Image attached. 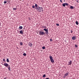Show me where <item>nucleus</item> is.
<instances>
[{"label":"nucleus","instance_id":"nucleus-1","mask_svg":"<svg viewBox=\"0 0 79 79\" xmlns=\"http://www.w3.org/2000/svg\"><path fill=\"white\" fill-rule=\"evenodd\" d=\"M37 10H39L40 12H43L44 11V10L43 9V8L42 7H38V9Z\"/></svg>","mask_w":79,"mask_h":79},{"label":"nucleus","instance_id":"nucleus-2","mask_svg":"<svg viewBox=\"0 0 79 79\" xmlns=\"http://www.w3.org/2000/svg\"><path fill=\"white\" fill-rule=\"evenodd\" d=\"M39 34L40 35H45V33L42 31H39Z\"/></svg>","mask_w":79,"mask_h":79},{"label":"nucleus","instance_id":"nucleus-3","mask_svg":"<svg viewBox=\"0 0 79 79\" xmlns=\"http://www.w3.org/2000/svg\"><path fill=\"white\" fill-rule=\"evenodd\" d=\"M49 58L51 63H54V60H53V57H52V56H50Z\"/></svg>","mask_w":79,"mask_h":79},{"label":"nucleus","instance_id":"nucleus-4","mask_svg":"<svg viewBox=\"0 0 79 79\" xmlns=\"http://www.w3.org/2000/svg\"><path fill=\"white\" fill-rule=\"evenodd\" d=\"M44 31H45V33L46 35H48V28L46 29V28H44Z\"/></svg>","mask_w":79,"mask_h":79},{"label":"nucleus","instance_id":"nucleus-5","mask_svg":"<svg viewBox=\"0 0 79 79\" xmlns=\"http://www.w3.org/2000/svg\"><path fill=\"white\" fill-rule=\"evenodd\" d=\"M68 74H69V73H65L63 77L64 78H65L67 76H68L69 75Z\"/></svg>","mask_w":79,"mask_h":79},{"label":"nucleus","instance_id":"nucleus-6","mask_svg":"<svg viewBox=\"0 0 79 79\" xmlns=\"http://www.w3.org/2000/svg\"><path fill=\"white\" fill-rule=\"evenodd\" d=\"M9 65L8 64L6 63H4V65L5 66H6V67H8Z\"/></svg>","mask_w":79,"mask_h":79},{"label":"nucleus","instance_id":"nucleus-7","mask_svg":"<svg viewBox=\"0 0 79 79\" xmlns=\"http://www.w3.org/2000/svg\"><path fill=\"white\" fill-rule=\"evenodd\" d=\"M71 64H72V61L70 60L68 62V65H71Z\"/></svg>","mask_w":79,"mask_h":79},{"label":"nucleus","instance_id":"nucleus-8","mask_svg":"<svg viewBox=\"0 0 79 79\" xmlns=\"http://www.w3.org/2000/svg\"><path fill=\"white\" fill-rule=\"evenodd\" d=\"M35 9H36V10H37V9L38 8V6L37 5V4H35Z\"/></svg>","mask_w":79,"mask_h":79},{"label":"nucleus","instance_id":"nucleus-9","mask_svg":"<svg viewBox=\"0 0 79 79\" xmlns=\"http://www.w3.org/2000/svg\"><path fill=\"white\" fill-rule=\"evenodd\" d=\"M8 69L9 71H11V68H10V65L8 66Z\"/></svg>","mask_w":79,"mask_h":79},{"label":"nucleus","instance_id":"nucleus-10","mask_svg":"<svg viewBox=\"0 0 79 79\" xmlns=\"http://www.w3.org/2000/svg\"><path fill=\"white\" fill-rule=\"evenodd\" d=\"M20 34H23V32L22 30L20 31Z\"/></svg>","mask_w":79,"mask_h":79},{"label":"nucleus","instance_id":"nucleus-11","mask_svg":"<svg viewBox=\"0 0 79 79\" xmlns=\"http://www.w3.org/2000/svg\"><path fill=\"white\" fill-rule=\"evenodd\" d=\"M72 39H73V40H76V38L73 36L72 38Z\"/></svg>","mask_w":79,"mask_h":79},{"label":"nucleus","instance_id":"nucleus-12","mask_svg":"<svg viewBox=\"0 0 79 79\" xmlns=\"http://www.w3.org/2000/svg\"><path fill=\"white\" fill-rule=\"evenodd\" d=\"M29 46H30V47H31L32 46V43H30V44L28 45Z\"/></svg>","mask_w":79,"mask_h":79},{"label":"nucleus","instance_id":"nucleus-13","mask_svg":"<svg viewBox=\"0 0 79 79\" xmlns=\"http://www.w3.org/2000/svg\"><path fill=\"white\" fill-rule=\"evenodd\" d=\"M65 6H66V5L65 4V3L62 4V6H64V7H65Z\"/></svg>","mask_w":79,"mask_h":79},{"label":"nucleus","instance_id":"nucleus-14","mask_svg":"<svg viewBox=\"0 0 79 79\" xmlns=\"http://www.w3.org/2000/svg\"><path fill=\"white\" fill-rule=\"evenodd\" d=\"M75 23L77 25H78L79 24V23H78V22H77V21H76Z\"/></svg>","mask_w":79,"mask_h":79},{"label":"nucleus","instance_id":"nucleus-15","mask_svg":"<svg viewBox=\"0 0 79 79\" xmlns=\"http://www.w3.org/2000/svg\"><path fill=\"white\" fill-rule=\"evenodd\" d=\"M19 29H23V27L21 26H20L19 27Z\"/></svg>","mask_w":79,"mask_h":79},{"label":"nucleus","instance_id":"nucleus-16","mask_svg":"<svg viewBox=\"0 0 79 79\" xmlns=\"http://www.w3.org/2000/svg\"><path fill=\"white\" fill-rule=\"evenodd\" d=\"M70 8L71 9H73V8H74V7L72 6H70Z\"/></svg>","mask_w":79,"mask_h":79},{"label":"nucleus","instance_id":"nucleus-17","mask_svg":"<svg viewBox=\"0 0 79 79\" xmlns=\"http://www.w3.org/2000/svg\"><path fill=\"white\" fill-rule=\"evenodd\" d=\"M46 77V75L45 74H44L43 76V77Z\"/></svg>","mask_w":79,"mask_h":79},{"label":"nucleus","instance_id":"nucleus-18","mask_svg":"<svg viewBox=\"0 0 79 79\" xmlns=\"http://www.w3.org/2000/svg\"><path fill=\"white\" fill-rule=\"evenodd\" d=\"M20 45H23V43H22V42H20Z\"/></svg>","mask_w":79,"mask_h":79},{"label":"nucleus","instance_id":"nucleus-19","mask_svg":"<svg viewBox=\"0 0 79 79\" xmlns=\"http://www.w3.org/2000/svg\"><path fill=\"white\" fill-rule=\"evenodd\" d=\"M6 61L7 62H9V59L8 58L7 59Z\"/></svg>","mask_w":79,"mask_h":79},{"label":"nucleus","instance_id":"nucleus-20","mask_svg":"<svg viewBox=\"0 0 79 79\" xmlns=\"http://www.w3.org/2000/svg\"><path fill=\"white\" fill-rule=\"evenodd\" d=\"M23 56H26L27 55L26 54V53H24L23 54Z\"/></svg>","mask_w":79,"mask_h":79},{"label":"nucleus","instance_id":"nucleus-21","mask_svg":"<svg viewBox=\"0 0 79 79\" xmlns=\"http://www.w3.org/2000/svg\"><path fill=\"white\" fill-rule=\"evenodd\" d=\"M65 4L66 6H68V3H65Z\"/></svg>","mask_w":79,"mask_h":79},{"label":"nucleus","instance_id":"nucleus-22","mask_svg":"<svg viewBox=\"0 0 79 79\" xmlns=\"http://www.w3.org/2000/svg\"><path fill=\"white\" fill-rule=\"evenodd\" d=\"M13 10H17V9H16V8H13Z\"/></svg>","mask_w":79,"mask_h":79},{"label":"nucleus","instance_id":"nucleus-23","mask_svg":"<svg viewBox=\"0 0 79 79\" xmlns=\"http://www.w3.org/2000/svg\"><path fill=\"white\" fill-rule=\"evenodd\" d=\"M42 49H44L45 48V47H42Z\"/></svg>","mask_w":79,"mask_h":79},{"label":"nucleus","instance_id":"nucleus-24","mask_svg":"<svg viewBox=\"0 0 79 79\" xmlns=\"http://www.w3.org/2000/svg\"><path fill=\"white\" fill-rule=\"evenodd\" d=\"M75 47L76 48H77V45L76 44H75Z\"/></svg>","mask_w":79,"mask_h":79},{"label":"nucleus","instance_id":"nucleus-25","mask_svg":"<svg viewBox=\"0 0 79 79\" xmlns=\"http://www.w3.org/2000/svg\"><path fill=\"white\" fill-rule=\"evenodd\" d=\"M32 7L33 8H35V6H34L33 5L32 6Z\"/></svg>","mask_w":79,"mask_h":79},{"label":"nucleus","instance_id":"nucleus-26","mask_svg":"<svg viewBox=\"0 0 79 79\" xmlns=\"http://www.w3.org/2000/svg\"><path fill=\"white\" fill-rule=\"evenodd\" d=\"M3 61H4L5 62V61H6V60H5V59H3Z\"/></svg>","mask_w":79,"mask_h":79},{"label":"nucleus","instance_id":"nucleus-27","mask_svg":"<svg viewBox=\"0 0 79 79\" xmlns=\"http://www.w3.org/2000/svg\"><path fill=\"white\" fill-rule=\"evenodd\" d=\"M4 4H6V1H4Z\"/></svg>","mask_w":79,"mask_h":79},{"label":"nucleus","instance_id":"nucleus-28","mask_svg":"<svg viewBox=\"0 0 79 79\" xmlns=\"http://www.w3.org/2000/svg\"><path fill=\"white\" fill-rule=\"evenodd\" d=\"M59 24L58 23L56 24V26H59Z\"/></svg>","mask_w":79,"mask_h":79},{"label":"nucleus","instance_id":"nucleus-29","mask_svg":"<svg viewBox=\"0 0 79 79\" xmlns=\"http://www.w3.org/2000/svg\"><path fill=\"white\" fill-rule=\"evenodd\" d=\"M42 27H43L44 28H46V26H42Z\"/></svg>","mask_w":79,"mask_h":79},{"label":"nucleus","instance_id":"nucleus-30","mask_svg":"<svg viewBox=\"0 0 79 79\" xmlns=\"http://www.w3.org/2000/svg\"><path fill=\"white\" fill-rule=\"evenodd\" d=\"M50 40L51 41V42H52L53 40H52V39H50Z\"/></svg>","mask_w":79,"mask_h":79},{"label":"nucleus","instance_id":"nucleus-31","mask_svg":"<svg viewBox=\"0 0 79 79\" xmlns=\"http://www.w3.org/2000/svg\"><path fill=\"white\" fill-rule=\"evenodd\" d=\"M70 32H71V33H73V31H72V30H71Z\"/></svg>","mask_w":79,"mask_h":79},{"label":"nucleus","instance_id":"nucleus-32","mask_svg":"<svg viewBox=\"0 0 79 79\" xmlns=\"http://www.w3.org/2000/svg\"><path fill=\"white\" fill-rule=\"evenodd\" d=\"M60 2H61V3H62V0H60Z\"/></svg>","mask_w":79,"mask_h":79},{"label":"nucleus","instance_id":"nucleus-33","mask_svg":"<svg viewBox=\"0 0 79 79\" xmlns=\"http://www.w3.org/2000/svg\"><path fill=\"white\" fill-rule=\"evenodd\" d=\"M29 20H31V18H29L28 19Z\"/></svg>","mask_w":79,"mask_h":79},{"label":"nucleus","instance_id":"nucleus-34","mask_svg":"<svg viewBox=\"0 0 79 79\" xmlns=\"http://www.w3.org/2000/svg\"><path fill=\"white\" fill-rule=\"evenodd\" d=\"M77 3H79V1H78L77 0Z\"/></svg>","mask_w":79,"mask_h":79},{"label":"nucleus","instance_id":"nucleus-35","mask_svg":"<svg viewBox=\"0 0 79 79\" xmlns=\"http://www.w3.org/2000/svg\"><path fill=\"white\" fill-rule=\"evenodd\" d=\"M4 79H6V77L4 78Z\"/></svg>","mask_w":79,"mask_h":79},{"label":"nucleus","instance_id":"nucleus-36","mask_svg":"<svg viewBox=\"0 0 79 79\" xmlns=\"http://www.w3.org/2000/svg\"><path fill=\"white\" fill-rule=\"evenodd\" d=\"M46 79H49V78H46Z\"/></svg>","mask_w":79,"mask_h":79},{"label":"nucleus","instance_id":"nucleus-37","mask_svg":"<svg viewBox=\"0 0 79 79\" xmlns=\"http://www.w3.org/2000/svg\"><path fill=\"white\" fill-rule=\"evenodd\" d=\"M2 65H4V64H3V63H2Z\"/></svg>","mask_w":79,"mask_h":79},{"label":"nucleus","instance_id":"nucleus-38","mask_svg":"<svg viewBox=\"0 0 79 79\" xmlns=\"http://www.w3.org/2000/svg\"><path fill=\"white\" fill-rule=\"evenodd\" d=\"M1 26V23L0 22V26Z\"/></svg>","mask_w":79,"mask_h":79},{"label":"nucleus","instance_id":"nucleus-39","mask_svg":"<svg viewBox=\"0 0 79 79\" xmlns=\"http://www.w3.org/2000/svg\"><path fill=\"white\" fill-rule=\"evenodd\" d=\"M20 0V1H21V0Z\"/></svg>","mask_w":79,"mask_h":79}]
</instances>
